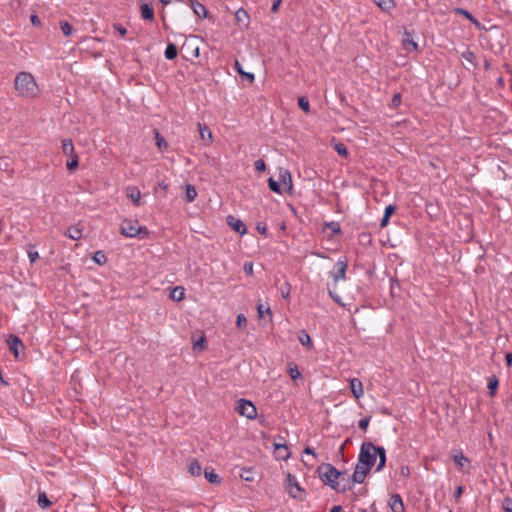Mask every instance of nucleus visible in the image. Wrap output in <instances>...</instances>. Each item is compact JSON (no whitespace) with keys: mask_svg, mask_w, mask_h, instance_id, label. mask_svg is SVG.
I'll use <instances>...</instances> for the list:
<instances>
[{"mask_svg":"<svg viewBox=\"0 0 512 512\" xmlns=\"http://www.w3.org/2000/svg\"><path fill=\"white\" fill-rule=\"evenodd\" d=\"M286 489L288 494L298 500H303L305 498V491L301 486L299 485L297 479L292 474H288L286 477Z\"/></svg>","mask_w":512,"mask_h":512,"instance_id":"5","label":"nucleus"},{"mask_svg":"<svg viewBox=\"0 0 512 512\" xmlns=\"http://www.w3.org/2000/svg\"><path fill=\"white\" fill-rule=\"evenodd\" d=\"M453 460L460 470H463L465 468V466L469 465L468 458L466 456H464V454L462 452L455 454L453 456Z\"/></svg>","mask_w":512,"mask_h":512,"instance_id":"21","label":"nucleus"},{"mask_svg":"<svg viewBox=\"0 0 512 512\" xmlns=\"http://www.w3.org/2000/svg\"><path fill=\"white\" fill-rule=\"evenodd\" d=\"M37 502H38V505L43 509L48 508L51 505V502L49 501V499L45 493H40L38 495Z\"/></svg>","mask_w":512,"mask_h":512,"instance_id":"32","label":"nucleus"},{"mask_svg":"<svg viewBox=\"0 0 512 512\" xmlns=\"http://www.w3.org/2000/svg\"><path fill=\"white\" fill-rule=\"evenodd\" d=\"M204 475H205V478L210 482V483H219L220 482V477L214 473L213 471H205L204 472Z\"/></svg>","mask_w":512,"mask_h":512,"instance_id":"38","label":"nucleus"},{"mask_svg":"<svg viewBox=\"0 0 512 512\" xmlns=\"http://www.w3.org/2000/svg\"><path fill=\"white\" fill-rule=\"evenodd\" d=\"M279 177L281 182L289 191L292 190V177L287 169H280Z\"/></svg>","mask_w":512,"mask_h":512,"instance_id":"16","label":"nucleus"},{"mask_svg":"<svg viewBox=\"0 0 512 512\" xmlns=\"http://www.w3.org/2000/svg\"><path fill=\"white\" fill-rule=\"evenodd\" d=\"M193 349L194 350H196V349L205 350L206 349V340H205L204 336L200 337L198 340H196L193 343Z\"/></svg>","mask_w":512,"mask_h":512,"instance_id":"39","label":"nucleus"},{"mask_svg":"<svg viewBox=\"0 0 512 512\" xmlns=\"http://www.w3.org/2000/svg\"><path fill=\"white\" fill-rule=\"evenodd\" d=\"M298 105L299 107L305 111V112H308L309 111V101L306 97H299L298 99Z\"/></svg>","mask_w":512,"mask_h":512,"instance_id":"43","label":"nucleus"},{"mask_svg":"<svg viewBox=\"0 0 512 512\" xmlns=\"http://www.w3.org/2000/svg\"><path fill=\"white\" fill-rule=\"evenodd\" d=\"M62 151L66 155H74V145L71 140L65 139L62 141Z\"/></svg>","mask_w":512,"mask_h":512,"instance_id":"28","label":"nucleus"},{"mask_svg":"<svg viewBox=\"0 0 512 512\" xmlns=\"http://www.w3.org/2000/svg\"><path fill=\"white\" fill-rule=\"evenodd\" d=\"M125 194L128 199H130L134 206L143 205L142 194L138 187L136 186H128L125 189Z\"/></svg>","mask_w":512,"mask_h":512,"instance_id":"8","label":"nucleus"},{"mask_svg":"<svg viewBox=\"0 0 512 512\" xmlns=\"http://www.w3.org/2000/svg\"><path fill=\"white\" fill-rule=\"evenodd\" d=\"M395 212L394 205H388L385 208L384 216L391 217V215Z\"/></svg>","mask_w":512,"mask_h":512,"instance_id":"55","label":"nucleus"},{"mask_svg":"<svg viewBox=\"0 0 512 512\" xmlns=\"http://www.w3.org/2000/svg\"><path fill=\"white\" fill-rule=\"evenodd\" d=\"M155 138H156V144L160 150H163L167 147V142L165 141V139L162 136L159 135V133L155 134Z\"/></svg>","mask_w":512,"mask_h":512,"instance_id":"45","label":"nucleus"},{"mask_svg":"<svg viewBox=\"0 0 512 512\" xmlns=\"http://www.w3.org/2000/svg\"><path fill=\"white\" fill-rule=\"evenodd\" d=\"M178 50L173 43H169L165 49L164 55L167 60H173L177 57Z\"/></svg>","mask_w":512,"mask_h":512,"instance_id":"25","label":"nucleus"},{"mask_svg":"<svg viewBox=\"0 0 512 512\" xmlns=\"http://www.w3.org/2000/svg\"><path fill=\"white\" fill-rule=\"evenodd\" d=\"M228 224L231 226L233 230L240 233L241 235L246 233V225L239 219L229 216L228 217Z\"/></svg>","mask_w":512,"mask_h":512,"instance_id":"13","label":"nucleus"},{"mask_svg":"<svg viewBox=\"0 0 512 512\" xmlns=\"http://www.w3.org/2000/svg\"><path fill=\"white\" fill-rule=\"evenodd\" d=\"M377 463L376 471H381L386 464V451L383 447H378L371 442H364L361 445L358 461L365 470L371 471L372 467Z\"/></svg>","mask_w":512,"mask_h":512,"instance_id":"1","label":"nucleus"},{"mask_svg":"<svg viewBox=\"0 0 512 512\" xmlns=\"http://www.w3.org/2000/svg\"><path fill=\"white\" fill-rule=\"evenodd\" d=\"M66 236L73 240H78L82 236V230L78 226H71L66 231Z\"/></svg>","mask_w":512,"mask_h":512,"instance_id":"24","label":"nucleus"},{"mask_svg":"<svg viewBox=\"0 0 512 512\" xmlns=\"http://www.w3.org/2000/svg\"><path fill=\"white\" fill-rule=\"evenodd\" d=\"M389 506L392 512H405L402 498L399 494H394L389 500Z\"/></svg>","mask_w":512,"mask_h":512,"instance_id":"11","label":"nucleus"},{"mask_svg":"<svg viewBox=\"0 0 512 512\" xmlns=\"http://www.w3.org/2000/svg\"><path fill=\"white\" fill-rule=\"evenodd\" d=\"M505 359H506L507 365L511 366L512 365V353H507L505 356Z\"/></svg>","mask_w":512,"mask_h":512,"instance_id":"61","label":"nucleus"},{"mask_svg":"<svg viewBox=\"0 0 512 512\" xmlns=\"http://www.w3.org/2000/svg\"><path fill=\"white\" fill-rule=\"evenodd\" d=\"M14 87L19 96L35 99L40 94V88L35 77L26 71L17 73Z\"/></svg>","mask_w":512,"mask_h":512,"instance_id":"2","label":"nucleus"},{"mask_svg":"<svg viewBox=\"0 0 512 512\" xmlns=\"http://www.w3.org/2000/svg\"><path fill=\"white\" fill-rule=\"evenodd\" d=\"M399 475L402 476L403 478H408L410 475L409 467L406 465L401 466L399 469Z\"/></svg>","mask_w":512,"mask_h":512,"instance_id":"51","label":"nucleus"},{"mask_svg":"<svg viewBox=\"0 0 512 512\" xmlns=\"http://www.w3.org/2000/svg\"><path fill=\"white\" fill-rule=\"evenodd\" d=\"M236 411L248 419H255L257 417V409L255 405L246 399H239L236 402Z\"/></svg>","mask_w":512,"mask_h":512,"instance_id":"6","label":"nucleus"},{"mask_svg":"<svg viewBox=\"0 0 512 512\" xmlns=\"http://www.w3.org/2000/svg\"><path fill=\"white\" fill-rule=\"evenodd\" d=\"M281 1H282V0H275V1L272 3V7H271L272 12H276V11H278L279 6H280V4H281Z\"/></svg>","mask_w":512,"mask_h":512,"instance_id":"59","label":"nucleus"},{"mask_svg":"<svg viewBox=\"0 0 512 512\" xmlns=\"http://www.w3.org/2000/svg\"><path fill=\"white\" fill-rule=\"evenodd\" d=\"M60 28L65 36H70L73 33V27L67 21L60 22Z\"/></svg>","mask_w":512,"mask_h":512,"instance_id":"34","label":"nucleus"},{"mask_svg":"<svg viewBox=\"0 0 512 512\" xmlns=\"http://www.w3.org/2000/svg\"><path fill=\"white\" fill-rule=\"evenodd\" d=\"M268 185H269V188L273 192H276V193H280L281 192L279 183L277 181H275L273 178H269Z\"/></svg>","mask_w":512,"mask_h":512,"instance_id":"46","label":"nucleus"},{"mask_svg":"<svg viewBox=\"0 0 512 512\" xmlns=\"http://www.w3.org/2000/svg\"><path fill=\"white\" fill-rule=\"evenodd\" d=\"M403 48L407 52H414L418 50V44L413 40L411 34L408 31L404 32Z\"/></svg>","mask_w":512,"mask_h":512,"instance_id":"12","label":"nucleus"},{"mask_svg":"<svg viewBox=\"0 0 512 512\" xmlns=\"http://www.w3.org/2000/svg\"><path fill=\"white\" fill-rule=\"evenodd\" d=\"M376 4L384 11H389L394 8V0H376Z\"/></svg>","mask_w":512,"mask_h":512,"instance_id":"30","label":"nucleus"},{"mask_svg":"<svg viewBox=\"0 0 512 512\" xmlns=\"http://www.w3.org/2000/svg\"><path fill=\"white\" fill-rule=\"evenodd\" d=\"M298 339L302 345L307 346V347L311 346V338L305 331H301L299 333Z\"/></svg>","mask_w":512,"mask_h":512,"instance_id":"35","label":"nucleus"},{"mask_svg":"<svg viewBox=\"0 0 512 512\" xmlns=\"http://www.w3.org/2000/svg\"><path fill=\"white\" fill-rule=\"evenodd\" d=\"M120 233L128 238H148L149 231L145 226L139 224L136 219H124L120 226Z\"/></svg>","mask_w":512,"mask_h":512,"instance_id":"4","label":"nucleus"},{"mask_svg":"<svg viewBox=\"0 0 512 512\" xmlns=\"http://www.w3.org/2000/svg\"><path fill=\"white\" fill-rule=\"evenodd\" d=\"M333 146H334V149L337 151V153L340 156H342L344 158L348 157L349 153L344 144H342L340 142L333 141Z\"/></svg>","mask_w":512,"mask_h":512,"instance_id":"29","label":"nucleus"},{"mask_svg":"<svg viewBox=\"0 0 512 512\" xmlns=\"http://www.w3.org/2000/svg\"><path fill=\"white\" fill-rule=\"evenodd\" d=\"M200 135H201L202 140L206 144H209L212 141V132H211V130H200Z\"/></svg>","mask_w":512,"mask_h":512,"instance_id":"41","label":"nucleus"},{"mask_svg":"<svg viewBox=\"0 0 512 512\" xmlns=\"http://www.w3.org/2000/svg\"><path fill=\"white\" fill-rule=\"evenodd\" d=\"M389 219H390V217L383 216V218H382V220H381V224H380V225H381V227H385V226H387V225H388V223H389Z\"/></svg>","mask_w":512,"mask_h":512,"instance_id":"62","label":"nucleus"},{"mask_svg":"<svg viewBox=\"0 0 512 512\" xmlns=\"http://www.w3.org/2000/svg\"><path fill=\"white\" fill-rule=\"evenodd\" d=\"M369 472H370L369 470H365V468L363 466H361L359 463H357L355 470L351 476L352 482L358 483V484L363 483Z\"/></svg>","mask_w":512,"mask_h":512,"instance_id":"10","label":"nucleus"},{"mask_svg":"<svg viewBox=\"0 0 512 512\" xmlns=\"http://www.w3.org/2000/svg\"><path fill=\"white\" fill-rule=\"evenodd\" d=\"M236 325L238 328L244 329L247 326V319L244 314H238L236 317Z\"/></svg>","mask_w":512,"mask_h":512,"instance_id":"40","label":"nucleus"},{"mask_svg":"<svg viewBox=\"0 0 512 512\" xmlns=\"http://www.w3.org/2000/svg\"><path fill=\"white\" fill-rule=\"evenodd\" d=\"M401 104V94L400 93H396L393 95L392 99H391V103H390V107L391 108H397L399 107Z\"/></svg>","mask_w":512,"mask_h":512,"instance_id":"44","label":"nucleus"},{"mask_svg":"<svg viewBox=\"0 0 512 512\" xmlns=\"http://www.w3.org/2000/svg\"><path fill=\"white\" fill-rule=\"evenodd\" d=\"M240 477L248 482H252L254 480L253 471L250 468H244L242 469V472L240 473Z\"/></svg>","mask_w":512,"mask_h":512,"instance_id":"36","label":"nucleus"},{"mask_svg":"<svg viewBox=\"0 0 512 512\" xmlns=\"http://www.w3.org/2000/svg\"><path fill=\"white\" fill-rule=\"evenodd\" d=\"M7 344L9 346V350L12 352L15 358L19 359L21 352L24 349V345L22 341L19 339V337L11 335L7 340Z\"/></svg>","mask_w":512,"mask_h":512,"instance_id":"7","label":"nucleus"},{"mask_svg":"<svg viewBox=\"0 0 512 512\" xmlns=\"http://www.w3.org/2000/svg\"><path fill=\"white\" fill-rule=\"evenodd\" d=\"M235 17L238 23L248 25L249 22V15L246 10L243 8H240L236 11Z\"/></svg>","mask_w":512,"mask_h":512,"instance_id":"26","label":"nucleus"},{"mask_svg":"<svg viewBox=\"0 0 512 512\" xmlns=\"http://www.w3.org/2000/svg\"><path fill=\"white\" fill-rule=\"evenodd\" d=\"M321 481L329 486L336 492H345L350 489L346 485H341L339 478L342 476V472L338 471L334 466L329 463H323L318 466L316 470Z\"/></svg>","mask_w":512,"mask_h":512,"instance_id":"3","label":"nucleus"},{"mask_svg":"<svg viewBox=\"0 0 512 512\" xmlns=\"http://www.w3.org/2000/svg\"><path fill=\"white\" fill-rule=\"evenodd\" d=\"M141 17L145 20H153L154 19V9L150 4L143 3L140 7Z\"/></svg>","mask_w":512,"mask_h":512,"instance_id":"18","label":"nucleus"},{"mask_svg":"<svg viewBox=\"0 0 512 512\" xmlns=\"http://www.w3.org/2000/svg\"><path fill=\"white\" fill-rule=\"evenodd\" d=\"M93 261L99 265H104L107 262V258L102 251H97L93 255Z\"/></svg>","mask_w":512,"mask_h":512,"instance_id":"33","label":"nucleus"},{"mask_svg":"<svg viewBox=\"0 0 512 512\" xmlns=\"http://www.w3.org/2000/svg\"><path fill=\"white\" fill-rule=\"evenodd\" d=\"M291 287L289 283H285V285L281 288V295L284 299H288L290 296Z\"/></svg>","mask_w":512,"mask_h":512,"instance_id":"50","label":"nucleus"},{"mask_svg":"<svg viewBox=\"0 0 512 512\" xmlns=\"http://www.w3.org/2000/svg\"><path fill=\"white\" fill-rule=\"evenodd\" d=\"M288 372L293 380H296L301 376V373L295 364H289Z\"/></svg>","mask_w":512,"mask_h":512,"instance_id":"37","label":"nucleus"},{"mask_svg":"<svg viewBox=\"0 0 512 512\" xmlns=\"http://www.w3.org/2000/svg\"><path fill=\"white\" fill-rule=\"evenodd\" d=\"M498 387V380L494 377L488 382V389L490 390L491 395H494L496 389Z\"/></svg>","mask_w":512,"mask_h":512,"instance_id":"49","label":"nucleus"},{"mask_svg":"<svg viewBox=\"0 0 512 512\" xmlns=\"http://www.w3.org/2000/svg\"><path fill=\"white\" fill-rule=\"evenodd\" d=\"M114 28L121 36H125L127 33V29L120 25H115Z\"/></svg>","mask_w":512,"mask_h":512,"instance_id":"56","label":"nucleus"},{"mask_svg":"<svg viewBox=\"0 0 512 512\" xmlns=\"http://www.w3.org/2000/svg\"><path fill=\"white\" fill-rule=\"evenodd\" d=\"M349 384L352 395L356 400L360 399L364 395V387L362 382L357 378H351L349 380Z\"/></svg>","mask_w":512,"mask_h":512,"instance_id":"9","label":"nucleus"},{"mask_svg":"<svg viewBox=\"0 0 512 512\" xmlns=\"http://www.w3.org/2000/svg\"><path fill=\"white\" fill-rule=\"evenodd\" d=\"M336 267L338 269L337 274L334 275L335 281L345 278V273L347 269V261L343 259H339L336 263Z\"/></svg>","mask_w":512,"mask_h":512,"instance_id":"17","label":"nucleus"},{"mask_svg":"<svg viewBox=\"0 0 512 512\" xmlns=\"http://www.w3.org/2000/svg\"><path fill=\"white\" fill-rule=\"evenodd\" d=\"M304 453L307 454V455H311L314 458H316V453L314 452V450L311 447H306L304 449Z\"/></svg>","mask_w":512,"mask_h":512,"instance_id":"60","label":"nucleus"},{"mask_svg":"<svg viewBox=\"0 0 512 512\" xmlns=\"http://www.w3.org/2000/svg\"><path fill=\"white\" fill-rule=\"evenodd\" d=\"M462 492H463V488L461 486H459L456 491H455V497L456 498H459L461 495H462Z\"/></svg>","mask_w":512,"mask_h":512,"instance_id":"63","label":"nucleus"},{"mask_svg":"<svg viewBox=\"0 0 512 512\" xmlns=\"http://www.w3.org/2000/svg\"><path fill=\"white\" fill-rule=\"evenodd\" d=\"M185 297V290L181 286L174 287L170 292V298L174 301H181Z\"/></svg>","mask_w":512,"mask_h":512,"instance_id":"20","label":"nucleus"},{"mask_svg":"<svg viewBox=\"0 0 512 512\" xmlns=\"http://www.w3.org/2000/svg\"><path fill=\"white\" fill-rule=\"evenodd\" d=\"M369 422H370V418L366 417V418H362L358 425H359V428L362 429V430H366L368 425H369Z\"/></svg>","mask_w":512,"mask_h":512,"instance_id":"54","label":"nucleus"},{"mask_svg":"<svg viewBox=\"0 0 512 512\" xmlns=\"http://www.w3.org/2000/svg\"><path fill=\"white\" fill-rule=\"evenodd\" d=\"M67 168L72 171L78 166V156L77 155H71V159L67 161Z\"/></svg>","mask_w":512,"mask_h":512,"instance_id":"42","label":"nucleus"},{"mask_svg":"<svg viewBox=\"0 0 512 512\" xmlns=\"http://www.w3.org/2000/svg\"><path fill=\"white\" fill-rule=\"evenodd\" d=\"M274 449L277 453V458L287 460L290 457L288 447L284 443H274Z\"/></svg>","mask_w":512,"mask_h":512,"instance_id":"15","label":"nucleus"},{"mask_svg":"<svg viewBox=\"0 0 512 512\" xmlns=\"http://www.w3.org/2000/svg\"><path fill=\"white\" fill-rule=\"evenodd\" d=\"M186 200L188 202H193L195 198L197 197V191L194 186L192 185H186Z\"/></svg>","mask_w":512,"mask_h":512,"instance_id":"31","label":"nucleus"},{"mask_svg":"<svg viewBox=\"0 0 512 512\" xmlns=\"http://www.w3.org/2000/svg\"><path fill=\"white\" fill-rule=\"evenodd\" d=\"M188 471L192 476H199L201 474V466L195 459H190L188 462Z\"/></svg>","mask_w":512,"mask_h":512,"instance_id":"22","label":"nucleus"},{"mask_svg":"<svg viewBox=\"0 0 512 512\" xmlns=\"http://www.w3.org/2000/svg\"><path fill=\"white\" fill-rule=\"evenodd\" d=\"M243 270L247 275L253 274V263L252 262H245L243 265Z\"/></svg>","mask_w":512,"mask_h":512,"instance_id":"52","label":"nucleus"},{"mask_svg":"<svg viewBox=\"0 0 512 512\" xmlns=\"http://www.w3.org/2000/svg\"><path fill=\"white\" fill-rule=\"evenodd\" d=\"M502 508L504 512H512V499L511 498H505L502 502Z\"/></svg>","mask_w":512,"mask_h":512,"instance_id":"48","label":"nucleus"},{"mask_svg":"<svg viewBox=\"0 0 512 512\" xmlns=\"http://www.w3.org/2000/svg\"><path fill=\"white\" fill-rule=\"evenodd\" d=\"M257 313L260 318H264L266 315L269 317L272 316L269 304H259L257 306Z\"/></svg>","mask_w":512,"mask_h":512,"instance_id":"27","label":"nucleus"},{"mask_svg":"<svg viewBox=\"0 0 512 512\" xmlns=\"http://www.w3.org/2000/svg\"><path fill=\"white\" fill-rule=\"evenodd\" d=\"M462 57L467 61H471L474 58V54L471 51H466L462 54Z\"/></svg>","mask_w":512,"mask_h":512,"instance_id":"58","label":"nucleus"},{"mask_svg":"<svg viewBox=\"0 0 512 512\" xmlns=\"http://www.w3.org/2000/svg\"><path fill=\"white\" fill-rule=\"evenodd\" d=\"M255 169L258 171V172H263L265 171L266 169V164L263 160L259 159L255 162Z\"/></svg>","mask_w":512,"mask_h":512,"instance_id":"53","label":"nucleus"},{"mask_svg":"<svg viewBox=\"0 0 512 512\" xmlns=\"http://www.w3.org/2000/svg\"><path fill=\"white\" fill-rule=\"evenodd\" d=\"M235 70L245 79L248 80L250 84H252L255 80V75L251 72H245L242 68V65L238 60L234 63Z\"/></svg>","mask_w":512,"mask_h":512,"instance_id":"19","label":"nucleus"},{"mask_svg":"<svg viewBox=\"0 0 512 512\" xmlns=\"http://www.w3.org/2000/svg\"><path fill=\"white\" fill-rule=\"evenodd\" d=\"M28 257H29L30 261L33 263L38 259L39 255H38V252L34 251V252H29Z\"/></svg>","mask_w":512,"mask_h":512,"instance_id":"57","label":"nucleus"},{"mask_svg":"<svg viewBox=\"0 0 512 512\" xmlns=\"http://www.w3.org/2000/svg\"><path fill=\"white\" fill-rule=\"evenodd\" d=\"M455 13L463 15L466 19L471 21L475 26L479 27L480 23L479 21L466 9L464 8H456Z\"/></svg>","mask_w":512,"mask_h":512,"instance_id":"23","label":"nucleus"},{"mask_svg":"<svg viewBox=\"0 0 512 512\" xmlns=\"http://www.w3.org/2000/svg\"><path fill=\"white\" fill-rule=\"evenodd\" d=\"M326 228L330 229L332 234H338L341 231L340 225L337 222L327 223Z\"/></svg>","mask_w":512,"mask_h":512,"instance_id":"47","label":"nucleus"},{"mask_svg":"<svg viewBox=\"0 0 512 512\" xmlns=\"http://www.w3.org/2000/svg\"><path fill=\"white\" fill-rule=\"evenodd\" d=\"M190 6H191L193 12L199 18H206L207 17L208 11H207L206 7L202 3H200V2H198L196 0H192Z\"/></svg>","mask_w":512,"mask_h":512,"instance_id":"14","label":"nucleus"},{"mask_svg":"<svg viewBox=\"0 0 512 512\" xmlns=\"http://www.w3.org/2000/svg\"><path fill=\"white\" fill-rule=\"evenodd\" d=\"M330 512H341V507L340 506H334Z\"/></svg>","mask_w":512,"mask_h":512,"instance_id":"64","label":"nucleus"}]
</instances>
